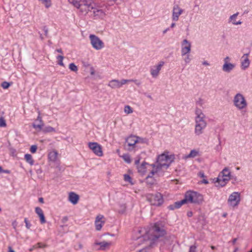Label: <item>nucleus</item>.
Listing matches in <instances>:
<instances>
[{"label":"nucleus","instance_id":"52","mask_svg":"<svg viewBox=\"0 0 252 252\" xmlns=\"http://www.w3.org/2000/svg\"><path fill=\"white\" fill-rule=\"evenodd\" d=\"M2 172H4V173H8L9 174L10 173V171L8 170H3V171Z\"/></svg>","mask_w":252,"mask_h":252},{"label":"nucleus","instance_id":"40","mask_svg":"<svg viewBox=\"0 0 252 252\" xmlns=\"http://www.w3.org/2000/svg\"><path fill=\"white\" fill-rule=\"evenodd\" d=\"M196 103L199 106H203L205 104V101L203 98L200 97L197 99Z\"/></svg>","mask_w":252,"mask_h":252},{"label":"nucleus","instance_id":"39","mask_svg":"<svg viewBox=\"0 0 252 252\" xmlns=\"http://www.w3.org/2000/svg\"><path fill=\"white\" fill-rule=\"evenodd\" d=\"M184 58V61L185 63L189 64L190 63L191 61V58L190 55V54H186Z\"/></svg>","mask_w":252,"mask_h":252},{"label":"nucleus","instance_id":"24","mask_svg":"<svg viewBox=\"0 0 252 252\" xmlns=\"http://www.w3.org/2000/svg\"><path fill=\"white\" fill-rule=\"evenodd\" d=\"M68 200L72 204L76 205L79 200V196L74 192H70L68 193Z\"/></svg>","mask_w":252,"mask_h":252},{"label":"nucleus","instance_id":"8","mask_svg":"<svg viewBox=\"0 0 252 252\" xmlns=\"http://www.w3.org/2000/svg\"><path fill=\"white\" fill-rule=\"evenodd\" d=\"M232 103L233 106L240 111H245L248 105L245 95L240 92L237 93L233 96Z\"/></svg>","mask_w":252,"mask_h":252},{"label":"nucleus","instance_id":"9","mask_svg":"<svg viewBox=\"0 0 252 252\" xmlns=\"http://www.w3.org/2000/svg\"><path fill=\"white\" fill-rule=\"evenodd\" d=\"M184 196L187 204H200L204 201L203 195L196 191L189 190L185 193Z\"/></svg>","mask_w":252,"mask_h":252},{"label":"nucleus","instance_id":"57","mask_svg":"<svg viewBox=\"0 0 252 252\" xmlns=\"http://www.w3.org/2000/svg\"><path fill=\"white\" fill-rule=\"evenodd\" d=\"M145 229H141L139 231V232L140 233H142V232H145Z\"/></svg>","mask_w":252,"mask_h":252},{"label":"nucleus","instance_id":"4","mask_svg":"<svg viewBox=\"0 0 252 252\" xmlns=\"http://www.w3.org/2000/svg\"><path fill=\"white\" fill-rule=\"evenodd\" d=\"M148 140L135 135H130L125 140V146L128 151H135L141 148V146L147 144Z\"/></svg>","mask_w":252,"mask_h":252},{"label":"nucleus","instance_id":"59","mask_svg":"<svg viewBox=\"0 0 252 252\" xmlns=\"http://www.w3.org/2000/svg\"><path fill=\"white\" fill-rule=\"evenodd\" d=\"M168 30H169L168 29H166L165 30H164V31H163V33H166V32Z\"/></svg>","mask_w":252,"mask_h":252},{"label":"nucleus","instance_id":"46","mask_svg":"<svg viewBox=\"0 0 252 252\" xmlns=\"http://www.w3.org/2000/svg\"><path fill=\"white\" fill-rule=\"evenodd\" d=\"M202 64L205 66H209L211 65L210 63L206 60L203 61L202 62Z\"/></svg>","mask_w":252,"mask_h":252},{"label":"nucleus","instance_id":"41","mask_svg":"<svg viewBox=\"0 0 252 252\" xmlns=\"http://www.w3.org/2000/svg\"><path fill=\"white\" fill-rule=\"evenodd\" d=\"M10 86V84L7 82H3L1 83V86L4 89H8Z\"/></svg>","mask_w":252,"mask_h":252},{"label":"nucleus","instance_id":"54","mask_svg":"<svg viewBox=\"0 0 252 252\" xmlns=\"http://www.w3.org/2000/svg\"><path fill=\"white\" fill-rule=\"evenodd\" d=\"M175 26V23H172V24L171 25V28H173Z\"/></svg>","mask_w":252,"mask_h":252},{"label":"nucleus","instance_id":"10","mask_svg":"<svg viewBox=\"0 0 252 252\" xmlns=\"http://www.w3.org/2000/svg\"><path fill=\"white\" fill-rule=\"evenodd\" d=\"M241 201L240 193L239 192H233L228 197L227 204L232 208L237 207Z\"/></svg>","mask_w":252,"mask_h":252},{"label":"nucleus","instance_id":"43","mask_svg":"<svg viewBox=\"0 0 252 252\" xmlns=\"http://www.w3.org/2000/svg\"><path fill=\"white\" fill-rule=\"evenodd\" d=\"M37 146H36V145H32L31 147V148H30V152L34 154V153H36V152L37 151Z\"/></svg>","mask_w":252,"mask_h":252},{"label":"nucleus","instance_id":"25","mask_svg":"<svg viewBox=\"0 0 252 252\" xmlns=\"http://www.w3.org/2000/svg\"><path fill=\"white\" fill-rule=\"evenodd\" d=\"M32 126L34 129L38 131L42 130L44 126V124L42 121L41 117L39 115L34 123L33 124Z\"/></svg>","mask_w":252,"mask_h":252},{"label":"nucleus","instance_id":"1","mask_svg":"<svg viewBox=\"0 0 252 252\" xmlns=\"http://www.w3.org/2000/svg\"><path fill=\"white\" fill-rule=\"evenodd\" d=\"M137 169L138 173L142 175L148 173L146 177V182L150 184L154 183V181L152 179L153 177L161 175L159 167H156L155 165L150 164L146 162H143L141 164L137 165Z\"/></svg>","mask_w":252,"mask_h":252},{"label":"nucleus","instance_id":"14","mask_svg":"<svg viewBox=\"0 0 252 252\" xmlns=\"http://www.w3.org/2000/svg\"><path fill=\"white\" fill-rule=\"evenodd\" d=\"M89 148L93 153L98 157H102L103 156L102 147L97 142H89L88 143Z\"/></svg>","mask_w":252,"mask_h":252},{"label":"nucleus","instance_id":"22","mask_svg":"<svg viewBox=\"0 0 252 252\" xmlns=\"http://www.w3.org/2000/svg\"><path fill=\"white\" fill-rule=\"evenodd\" d=\"M201 156V152L198 149H194L191 150L189 153L183 156V158L187 160L189 158H193Z\"/></svg>","mask_w":252,"mask_h":252},{"label":"nucleus","instance_id":"47","mask_svg":"<svg viewBox=\"0 0 252 252\" xmlns=\"http://www.w3.org/2000/svg\"><path fill=\"white\" fill-rule=\"evenodd\" d=\"M12 225L13 226L14 229H16L17 225V222L16 220L13 221L12 222Z\"/></svg>","mask_w":252,"mask_h":252},{"label":"nucleus","instance_id":"5","mask_svg":"<svg viewBox=\"0 0 252 252\" xmlns=\"http://www.w3.org/2000/svg\"><path fill=\"white\" fill-rule=\"evenodd\" d=\"M165 233V231L162 226L158 223H156L149 232L142 236L139 237L138 240L139 242L146 239L155 241L157 239L163 236Z\"/></svg>","mask_w":252,"mask_h":252},{"label":"nucleus","instance_id":"48","mask_svg":"<svg viewBox=\"0 0 252 252\" xmlns=\"http://www.w3.org/2000/svg\"><path fill=\"white\" fill-rule=\"evenodd\" d=\"M196 247L194 246H191L190 247L189 252H195Z\"/></svg>","mask_w":252,"mask_h":252},{"label":"nucleus","instance_id":"42","mask_svg":"<svg viewBox=\"0 0 252 252\" xmlns=\"http://www.w3.org/2000/svg\"><path fill=\"white\" fill-rule=\"evenodd\" d=\"M120 209H118V211L120 213H124L126 210V207L125 204L121 205Z\"/></svg>","mask_w":252,"mask_h":252},{"label":"nucleus","instance_id":"27","mask_svg":"<svg viewBox=\"0 0 252 252\" xmlns=\"http://www.w3.org/2000/svg\"><path fill=\"white\" fill-rule=\"evenodd\" d=\"M35 212L38 216L41 223L43 224L45 223L46 220L42 210L40 207H36L35 208Z\"/></svg>","mask_w":252,"mask_h":252},{"label":"nucleus","instance_id":"15","mask_svg":"<svg viewBox=\"0 0 252 252\" xmlns=\"http://www.w3.org/2000/svg\"><path fill=\"white\" fill-rule=\"evenodd\" d=\"M132 81H133V80L122 79L120 81L117 79H113L109 82L108 86L113 89H119L124 85Z\"/></svg>","mask_w":252,"mask_h":252},{"label":"nucleus","instance_id":"61","mask_svg":"<svg viewBox=\"0 0 252 252\" xmlns=\"http://www.w3.org/2000/svg\"><path fill=\"white\" fill-rule=\"evenodd\" d=\"M250 252H252V250Z\"/></svg>","mask_w":252,"mask_h":252},{"label":"nucleus","instance_id":"23","mask_svg":"<svg viewBox=\"0 0 252 252\" xmlns=\"http://www.w3.org/2000/svg\"><path fill=\"white\" fill-rule=\"evenodd\" d=\"M112 244L113 243L111 242H106L104 241L102 242H95L94 243V245L99 246L98 250L103 251L109 249Z\"/></svg>","mask_w":252,"mask_h":252},{"label":"nucleus","instance_id":"30","mask_svg":"<svg viewBox=\"0 0 252 252\" xmlns=\"http://www.w3.org/2000/svg\"><path fill=\"white\" fill-rule=\"evenodd\" d=\"M198 176L202 179V180L200 181V184H203L206 185L209 183V182L208 181L207 179H206V176L205 175L203 172L200 171L198 173Z\"/></svg>","mask_w":252,"mask_h":252},{"label":"nucleus","instance_id":"45","mask_svg":"<svg viewBox=\"0 0 252 252\" xmlns=\"http://www.w3.org/2000/svg\"><path fill=\"white\" fill-rule=\"evenodd\" d=\"M24 221L26 224V227L27 229H30L31 226V224L29 222L28 219L27 218H25L24 220Z\"/></svg>","mask_w":252,"mask_h":252},{"label":"nucleus","instance_id":"31","mask_svg":"<svg viewBox=\"0 0 252 252\" xmlns=\"http://www.w3.org/2000/svg\"><path fill=\"white\" fill-rule=\"evenodd\" d=\"M25 158L27 162L32 165L34 163V160L32 159V156L30 154H26L25 155Z\"/></svg>","mask_w":252,"mask_h":252},{"label":"nucleus","instance_id":"51","mask_svg":"<svg viewBox=\"0 0 252 252\" xmlns=\"http://www.w3.org/2000/svg\"><path fill=\"white\" fill-rule=\"evenodd\" d=\"M139 159L135 160V164L136 165H137H137H138V163H139Z\"/></svg>","mask_w":252,"mask_h":252},{"label":"nucleus","instance_id":"58","mask_svg":"<svg viewBox=\"0 0 252 252\" xmlns=\"http://www.w3.org/2000/svg\"><path fill=\"white\" fill-rule=\"evenodd\" d=\"M3 171V169L1 166H0V173L2 172Z\"/></svg>","mask_w":252,"mask_h":252},{"label":"nucleus","instance_id":"29","mask_svg":"<svg viewBox=\"0 0 252 252\" xmlns=\"http://www.w3.org/2000/svg\"><path fill=\"white\" fill-rule=\"evenodd\" d=\"M95 16L98 18H103L105 16V13L101 9H96L94 11Z\"/></svg>","mask_w":252,"mask_h":252},{"label":"nucleus","instance_id":"50","mask_svg":"<svg viewBox=\"0 0 252 252\" xmlns=\"http://www.w3.org/2000/svg\"><path fill=\"white\" fill-rule=\"evenodd\" d=\"M38 201L39 202H40L41 203H44V199L42 197L39 198Z\"/></svg>","mask_w":252,"mask_h":252},{"label":"nucleus","instance_id":"12","mask_svg":"<svg viewBox=\"0 0 252 252\" xmlns=\"http://www.w3.org/2000/svg\"><path fill=\"white\" fill-rule=\"evenodd\" d=\"M231 58L229 56H226L223 58L221 69L224 72L229 73L235 69L236 64L231 63Z\"/></svg>","mask_w":252,"mask_h":252},{"label":"nucleus","instance_id":"60","mask_svg":"<svg viewBox=\"0 0 252 252\" xmlns=\"http://www.w3.org/2000/svg\"><path fill=\"white\" fill-rule=\"evenodd\" d=\"M1 208H0V212H1Z\"/></svg>","mask_w":252,"mask_h":252},{"label":"nucleus","instance_id":"19","mask_svg":"<svg viewBox=\"0 0 252 252\" xmlns=\"http://www.w3.org/2000/svg\"><path fill=\"white\" fill-rule=\"evenodd\" d=\"M251 61L249 59V54H244L240 59V66L242 70H246L250 66Z\"/></svg>","mask_w":252,"mask_h":252},{"label":"nucleus","instance_id":"49","mask_svg":"<svg viewBox=\"0 0 252 252\" xmlns=\"http://www.w3.org/2000/svg\"><path fill=\"white\" fill-rule=\"evenodd\" d=\"M55 52H57L58 53H61L62 54H63V51L61 49H56L55 50Z\"/></svg>","mask_w":252,"mask_h":252},{"label":"nucleus","instance_id":"21","mask_svg":"<svg viewBox=\"0 0 252 252\" xmlns=\"http://www.w3.org/2000/svg\"><path fill=\"white\" fill-rule=\"evenodd\" d=\"M239 14V12H236L231 15L228 19V23L234 26L241 25L243 23V22L241 19L238 17Z\"/></svg>","mask_w":252,"mask_h":252},{"label":"nucleus","instance_id":"20","mask_svg":"<svg viewBox=\"0 0 252 252\" xmlns=\"http://www.w3.org/2000/svg\"><path fill=\"white\" fill-rule=\"evenodd\" d=\"M105 222V219L102 215H98L95 218L94 224L95 229L97 231L101 229L102 226Z\"/></svg>","mask_w":252,"mask_h":252},{"label":"nucleus","instance_id":"53","mask_svg":"<svg viewBox=\"0 0 252 252\" xmlns=\"http://www.w3.org/2000/svg\"><path fill=\"white\" fill-rule=\"evenodd\" d=\"M236 241H237V239H234L233 240H232V243L233 244H235V243L236 242Z\"/></svg>","mask_w":252,"mask_h":252},{"label":"nucleus","instance_id":"28","mask_svg":"<svg viewBox=\"0 0 252 252\" xmlns=\"http://www.w3.org/2000/svg\"><path fill=\"white\" fill-rule=\"evenodd\" d=\"M58 153L56 150H53L49 152L48 159L50 161L55 162L58 159Z\"/></svg>","mask_w":252,"mask_h":252},{"label":"nucleus","instance_id":"36","mask_svg":"<svg viewBox=\"0 0 252 252\" xmlns=\"http://www.w3.org/2000/svg\"><path fill=\"white\" fill-rule=\"evenodd\" d=\"M124 179L125 182H127L131 185L133 184V183L132 182V179L129 174H124Z\"/></svg>","mask_w":252,"mask_h":252},{"label":"nucleus","instance_id":"13","mask_svg":"<svg viewBox=\"0 0 252 252\" xmlns=\"http://www.w3.org/2000/svg\"><path fill=\"white\" fill-rule=\"evenodd\" d=\"M147 199L152 205L155 206H160L163 203L162 195L158 192L155 194H148L147 195Z\"/></svg>","mask_w":252,"mask_h":252},{"label":"nucleus","instance_id":"3","mask_svg":"<svg viewBox=\"0 0 252 252\" xmlns=\"http://www.w3.org/2000/svg\"><path fill=\"white\" fill-rule=\"evenodd\" d=\"M175 159V155L167 150L164 151L158 156L156 167H159V170L161 173V175H162V169H167L174 161Z\"/></svg>","mask_w":252,"mask_h":252},{"label":"nucleus","instance_id":"26","mask_svg":"<svg viewBox=\"0 0 252 252\" xmlns=\"http://www.w3.org/2000/svg\"><path fill=\"white\" fill-rule=\"evenodd\" d=\"M187 204V201L186 200L185 197L184 198L179 201H177L174 203V204L171 205L169 206V208L171 210H174L175 209H178L180 208L182 205Z\"/></svg>","mask_w":252,"mask_h":252},{"label":"nucleus","instance_id":"44","mask_svg":"<svg viewBox=\"0 0 252 252\" xmlns=\"http://www.w3.org/2000/svg\"><path fill=\"white\" fill-rule=\"evenodd\" d=\"M6 124L5 120L2 118H0V127H5Z\"/></svg>","mask_w":252,"mask_h":252},{"label":"nucleus","instance_id":"37","mask_svg":"<svg viewBox=\"0 0 252 252\" xmlns=\"http://www.w3.org/2000/svg\"><path fill=\"white\" fill-rule=\"evenodd\" d=\"M43 131L45 132H55V129L51 126H47L43 129Z\"/></svg>","mask_w":252,"mask_h":252},{"label":"nucleus","instance_id":"17","mask_svg":"<svg viewBox=\"0 0 252 252\" xmlns=\"http://www.w3.org/2000/svg\"><path fill=\"white\" fill-rule=\"evenodd\" d=\"M164 64V62L163 61H160L156 64L151 67L150 72L153 78H156L158 76L160 71Z\"/></svg>","mask_w":252,"mask_h":252},{"label":"nucleus","instance_id":"11","mask_svg":"<svg viewBox=\"0 0 252 252\" xmlns=\"http://www.w3.org/2000/svg\"><path fill=\"white\" fill-rule=\"evenodd\" d=\"M90 43L94 49L100 50L104 47V43L98 36L94 34L89 35Z\"/></svg>","mask_w":252,"mask_h":252},{"label":"nucleus","instance_id":"55","mask_svg":"<svg viewBox=\"0 0 252 252\" xmlns=\"http://www.w3.org/2000/svg\"><path fill=\"white\" fill-rule=\"evenodd\" d=\"M9 252H15L12 249L9 248Z\"/></svg>","mask_w":252,"mask_h":252},{"label":"nucleus","instance_id":"32","mask_svg":"<svg viewBox=\"0 0 252 252\" xmlns=\"http://www.w3.org/2000/svg\"><path fill=\"white\" fill-rule=\"evenodd\" d=\"M124 160L127 163H130L131 162V158L130 155L128 154H125L121 156Z\"/></svg>","mask_w":252,"mask_h":252},{"label":"nucleus","instance_id":"38","mask_svg":"<svg viewBox=\"0 0 252 252\" xmlns=\"http://www.w3.org/2000/svg\"><path fill=\"white\" fill-rule=\"evenodd\" d=\"M68 67L70 70L75 72H77L78 70V67L74 63H70Z\"/></svg>","mask_w":252,"mask_h":252},{"label":"nucleus","instance_id":"35","mask_svg":"<svg viewBox=\"0 0 252 252\" xmlns=\"http://www.w3.org/2000/svg\"><path fill=\"white\" fill-rule=\"evenodd\" d=\"M124 112L126 114H130L133 112V110L129 105H126L124 107Z\"/></svg>","mask_w":252,"mask_h":252},{"label":"nucleus","instance_id":"56","mask_svg":"<svg viewBox=\"0 0 252 252\" xmlns=\"http://www.w3.org/2000/svg\"><path fill=\"white\" fill-rule=\"evenodd\" d=\"M191 215H192V213H191V212H190V213H188V216L189 217H190V216H191Z\"/></svg>","mask_w":252,"mask_h":252},{"label":"nucleus","instance_id":"33","mask_svg":"<svg viewBox=\"0 0 252 252\" xmlns=\"http://www.w3.org/2000/svg\"><path fill=\"white\" fill-rule=\"evenodd\" d=\"M57 60L58 61V64L62 66H64V64L63 63V60L64 59L63 56L62 55H58L57 56Z\"/></svg>","mask_w":252,"mask_h":252},{"label":"nucleus","instance_id":"18","mask_svg":"<svg viewBox=\"0 0 252 252\" xmlns=\"http://www.w3.org/2000/svg\"><path fill=\"white\" fill-rule=\"evenodd\" d=\"M184 10L181 8L178 4L174 5L172 13V19L174 21H177L179 17L183 14Z\"/></svg>","mask_w":252,"mask_h":252},{"label":"nucleus","instance_id":"6","mask_svg":"<svg viewBox=\"0 0 252 252\" xmlns=\"http://www.w3.org/2000/svg\"><path fill=\"white\" fill-rule=\"evenodd\" d=\"M231 174L230 169L228 167H225L219 173L218 176L213 180L214 183L217 187H224L231 179Z\"/></svg>","mask_w":252,"mask_h":252},{"label":"nucleus","instance_id":"7","mask_svg":"<svg viewBox=\"0 0 252 252\" xmlns=\"http://www.w3.org/2000/svg\"><path fill=\"white\" fill-rule=\"evenodd\" d=\"M69 2L77 8L83 14H87L93 9L92 2L90 0H68Z\"/></svg>","mask_w":252,"mask_h":252},{"label":"nucleus","instance_id":"16","mask_svg":"<svg viewBox=\"0 0 252 252\" xmlns=\"http://www.w3.org/2000/svg\"><path fill=\"white\" fill-rule=\"evenodd\" d=\"M191 51V42L187 39H183L181 43V54L182 57H183L186 54H190Z\"/></svg>","mask_w":252,"mask_h":252},{"label":"nucleus","instance_id":"2","mask_svg":"<svg viewBox=\"0 0 252 252\" xmlns=\"http://www.w3.org/2000/svg\"><path fill=\"white\" fill-rule=\"evenodd\" d=\"M194 115V133L195 136H199L204 133L207 126V118L202 110L198 108L195 109Z\"/></svg>","mask_w":252,"mask_h":252},{"label":"nucleus","instance_id":"34","mask_svg":"<svg viewBox=\"0 0 252 252\" xmlns=\"http://www.w3.org/2000/svg\"><path fill=\"white\" fill-rule=\"evenodd\" d=\"M39 1L41 2L42 4H43L45 7L49 8L50 7L51 5V0H38Z\"/></svg>","mask_w":252,"mask_h":252}]
</instances>
